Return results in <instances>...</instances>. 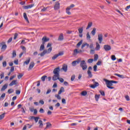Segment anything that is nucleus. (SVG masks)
<instances>
[{
    "mask_svg": "<svg viewBox=\"0 0 130 130\" xmlns=\"http://www.w3.org/2000/svg\"><path fill=\"white\" fill-rule=\"evenodd\" d=\"M60 71V69L59 67H57L54 69L53 72L54 75L52 77V80H53V79H55V78L59 77Z\"/></svg>",
    "mask_w": 130,
    "mask_h": 130,
    "instance_id": "nucleus-1",
    "label": "nucleus"
},
{
    "mask_svg": "<svg viewBox=\"0 0 130 130\" xmlns=\"http://www.w3.org/2000/svg\"><path fill=\"white\" fill-rule=\"evenodd\" d=\"M104 81L106 82V85H107V87H110L111 86H113V84H117L118 82L115 81L114 80H108L107 79H104Z\"/></svg>",
    "mask_w": 130,
    "mask_h": 130,
    "instance_id": "nucleus-2",
    "label": "nucleus"
},
{
    "mask_svg": "<svg viewBox=\"0 0 130 130\" xmlns=\"http://www.w3.org/2000/svg\"><path fill=\"white\" fill-rule=\"evenodd\" d=\"M42 41L43 44H45L46 42H48L49 41V38L46 37V36H44L42 39Z\"/></svg>",
    "mask_w": 130,
    "mask_h": 130,
    "instance_id": "nucleus-3",
    "label": "nucleus"
},
{
    "mask_svg": "<svg viewBox=\"0 0 130 130\" xmlns=\"http://www.w3.org/2000/svg\"><path fill=\"white\" fill-rule=\"evenodd\" d=\"M104 49H105L106 51H109V50H111V46L108 45H105L104 46Z\"/></svg>",
    "mask_w": 130,
    "mask_h": 130,
    "instance_id": "nucleus-4",
    "label": "nucleus"
},
{
    "mask_svg": "<svg viewBox=\"0 0 130 130\" xmlns=\"http://www.w3.org/2000/svg\"><path fill=\"white\" fill-rule=\"evenodd\" d=\"M98 86H99V83L95 81L93 83V84L90 85V87L92 89H95V88H96V87H98Z\"/></svg>",
    "mask_w": 130,
    "mask_h": 130,
    "instance_id": "nucleus-5",
    "label": "nucleus"
},
{
    "mask_svg": "<svg viewBox=\"0 0 130 130\" xmlns=\"http://www.w3.org/2000/svg\"><path fill=\"white\" fill-rule=\"evenodd\" d=\"M78 63H80V59H78L77 60L72 61V65L73 67H76V66H77V64H78Z\"/></svg>",
    "mask_w": 130,
    "mask_h": 130,
    "instance_id": "nucleus-6",
    "label": "nucleus"
},
{
    "mask_svg": "<svg viewBox=\"0 0 130 130\" xmlns=\"http://www.w3.org/2000/svg\"><path fill=\"white\" fill-rule=\"evenodd\" d=\"M98 40L100 44L102 43V41H103V36L102 34L98 35Z\"/></svg>",
    "mask_w": 130,
    "mask_h": 130,
    "instance_id": "nucleus-7",
    "label": "nucleus"
},
{
    "mask_svg": "<svg viewBox=\"0 0 130 130\" xmlns=\"http://www.w3.org/2000/svg\"><path fill=\"white\" fill-rule=\"evenodd\" d=\"M82 52H83V51L81 50H78V49H75L74 50V53H73V55H77V54H78V53H82Z\"/></svg>",
    "mask_w": 130,
    "mask_h": 130,
    "instance_id": "nucleus-8",
    "label": "nucleus"
},
{
    "mask_svg": "<svg viewBox=\"0 0 130 130\" xmlns=\"http://www.w3.org/2000/svg\"><path fill=\"white\" fill-rule=\"evenodd\" d=\"M17 84H18V81L16 80H14L9 84V86L10 87H12L14 86V85H17Z\"/></svg>",
    "mask_w": 130,
    "mask_h": 130,
    "instance_id": "nucleus-9",
    "label": "nucleus"
},
{
    "mask_svg": "<svg viewBox=\"0 0 130 130\" xmlns=\"http://www.w3.org/2000/svg\"><path fill=\"white\" fill-rule=\"evenodd\" d=\"M0 45H2V49H4V50H6L7 49V45H6V43L2 42L0 44Z\"/></svg>",
    "mask_w": 130,
    "mask_h": 130,
    "instance_id": "nucleus-10",
    "label": "nucleus"
},
{
    "mask_svg": "<svg viewBox=\"0 0 130 130\" xmlns=\"http://www.w3.org/2000/svg\"><path fill=\"white\" fill-rule=\"evenodd\" d=\"M60 7V4L59 2H56L55 6L54 7V10H58Z\"/></svg>",
    "mask_w": 130,
    "mask_h": 130,
    "instance_id": "nucleus-11",
    "label": "nucleus"
},
{
    "mask_svg": "<svg viewBox=\"0 0 130 130\" xmlns=\"http://www.w3.org/2000/svg\"><path fill=\"white\" fill-rule=\"evenodd\" d=\"M34 66H35V63H34V62H31L28 67V71H31L32 68H34Z\"/></svg>",
    "mask_w": 130,
    "mask_h": 130,
    "instance_id": "nucleus-12",
    "label": "nucleus"
},
{
    "mask_svg": "<svg viewBox=\"0 0 130 130\" xmlns=\"http://www.w3.org/2000/svg\"><path fill=\"white\" fill-rule=\"evenodd\" d=\"M52 80L53 81H56V80H58L60 83H63V79L59 77H56V78H54Z\"/></svg>",
    "mask_w": 130,
    "mask_h": 130,
    "instance_id": "nucleus-13",
    "label": "nucleus"
},
{
    "mask_svg": "<svg viewBox=\"0 0 130 130\" xmlns=\"http://www.w3.org/2000/svg\"><path fill=\"white\" fill-rule=\"evenodd\" d=\"M80 67H83V66H85L86 64H87V63H86V61L83 60H80Z\"/></svg>",
    "mask_w": 130,
    "mask_h": 130,
    "instance_id": "nucleus-14",
    "label": "nucleus"
},
{
    "mask_svg": "<svg viewBox=\"0 0 130 130\" xmlns=\"http://www.w3.org/2000/svg\"><path fill=\"white\" fill-rule=\"evenodd\" d=\"M62 70H63L65 72H67L68 71V65L64 64L62 66Z\"/></svg>",
    "mask_w": 130,
    "mask_h": 130,
    "instance_id": "nucleus-15",
    "label": "nucleus"
},
{
    "mask_svg": "<svg viewBox=\"0 0 130 130\" xmlns=\"http://www.w3.org/2000/svg\"><path fill=\"white\" fill-rule=\"evenodd\" d=\"M93 25V22H89L88 23V25H87V27H86V30H88V29H90L91 27H92V26Z\"/></svg>",
    "mask_w": 130,
    "mask_h": 130,
    "instance_id": "nucleus-16",
    "label": "nucleus"
},
{
    "mask_svg": "<svg viewBox=\"0 0 130 130\" xmlns=\"http://www.w3.org/2000/svg\"><path fill=\"white\" fill-rule=\"evenodd\" d=\"M33 7H34V4H31V5H29L27 6H25L24 9L25 10H28V9H31V8H33Z\"/></svg>",
    "mask_w": 130,
    "mask_h": 130,
    "instance_id": "nucleus-17",
    "label": "nucleus"
},
{
    "mask_svg": "<svg viewBox=\"0 0 130 130\" xmlns=\"http://www.w3.org/2000/svg\"><path fill=\"white\" fill-rule=\"evenodd\" d=\"M64 92V88H63V87H61L59 90V91L58 92V95H60V94H61V93Z\"/></svg>",
    "mask_w": 130,
    "mask_h": 130,
    "instance_id": "nucleus-18",
    "label": "nucleus"
},
{
    "mask_svg": "<svg viewBox=\"0 0 130 130\" xmlns=\"http://www.w3.org/2000/svg\"><path fill=\"white\" fill-rule=\"evenodd\" d=\"M23 17L26 21V22H27V23H29V19H28V17H27V14H26V13H23Z\"/></svg>",
    "mask_w": 130,
    "mask_h": 130,
    "instance_id": "nucleus-19",
    "label": "nucleus"
},
{
    "mask_svg": "<svg viewBox=\"0 0 130 130\" xmlns=\"http://www.w3.org/2000/svg\"><path fill=\"white\" fill-rule=\"evenodd\" d=\"M58 40H59V41H61V40H63V34H60V35L58 37Z\"/></svg>",
    "mask_w": 130,
    "mask_h": 130,
    "instance_id": "nucleus-20",
    "label": "nucleus"
},
{
    "mask_svg": "<svg viewBox=\"0 0 130 130\" xmlns=\"http://www.w3.org/2000/svg\"><path fill=\"white\" fill-rule=\"evenodd\" d=\"M46 53H47V50H44L43 52L41 53L40 55H41V57L44 56Z\"/></svg>",
    "mask_w": 130,
    "mask_h": 130,
    "instance_id": "nucleus-21",
    "label": "nucleus"
},
{
    "mask_svg": "<svg viewBox=\"0 0 130 130\" xmlns=\"http://www.w3.org/2000/svg\"><path fill=\"white\" fill-rule=\"evenodd\" d=\"M91 34L92 35V36H95V34H96V28H93L91 32Z\"/></svg>",
    "mask_w": 130,
    "mask_h": 130,
    "instance_id": "nucleus-22",
    "label": "nucleus"
},
{
    "mask_svg": "<svg viewBox=\"0 0 130 130\" xmlns=\"http://www.w3.org/2000/svg\"><path fill=\"white\" fill-rule=\"evenodd\" d=\"M7 88H8V84H5L3 86V87L2 88L1 91H5V90H6V89H7Z\"/></svg>",
    "mask_w": 130,
    "mask_h": 130,
    "instance_id": "nucleus-23",
    "label": "nucleus"
},
{
    "mask_svg": "<svg viewBox=\"0 0 130 130\" xmlns=\"http://www.w3.org/2000/svg\"><path fill=\"white\" fill-rule=\"evenodd\" d=\"M44 44L42 43V44L40 46V51H42V50H44V48H45V47L44 46Z\"/></svg>",
    "mask_w": 130,
    "mask_h": 130,
    "instance_id": "nucleus-24",
    "label": "nucleus"
},
{
    "mask_svg": "<svg viewBox=\"0 0 130 130\" xmlns=\"http://www.w3.org/2000/svg\"><path fill=\"white\" fill-rule=\"evenodd\" d=\"M80 68L82 69V71H86V70L88 68V66H87V64H86L80 67Z\"/></svg>",
    "mask_w": 130,
    "mask_h": 130,
    "instance_id": "nucleus-25",
    "label": "nucleus"
},
{
    "mask_svg": "<svg viewBox=\"0 0 130 130\" xmlns=\"http://www.w3.org/2000/svg\"><path fill=\"white\" fill-rule=\"evenodd\" d=\"M70 10H71L70 7H67L66 8V13L68 14V15H71L72 14L71 12H70Z\"/></svg>",
    "mask_w": 130,
    "mask_h": 130,
    "instance_id": "nucleus-26",
    "label": "nucleus"
},
{
    "mask_svg": "<svg viewBox=\"0 0 130 130\" xmlns=\"http://www.w3.org/2000/svg\"><path fill=\"white\" fill-rule=\"evenodd\" d=\"M39 124H40L39 127H43V122L42 121V120H40L39 121Z\"/></svg>",
    "mask_w": 130,
    "mask_h": 130,
    "instance_id": "nucleus-27",
    "label": "nucleus"
},
{
    "mask_svg": "<svg viewBox=\"0 0 130 130\" xmlns=\"http://www.w3.org/2000/svg\"><path fill=\"white\" fill-rule=\"evenodd\" d=\"M87 74L89 78H92L93 77V75L92 74V72L90 71H87Z\"/></svg>",
    "mask_w": 130,
    "mask_h": 130,
    "instance_id": "nucleus-28",
    "label": "nucleus"
},
{
    "mask_svg": "<svg viewBox=\"0 0 130 130\" xmlns=\"http://www.w3.org/2000/svg\"><path fill=\"white\" fill-rule=\"evenodd\" d=\"M96 45L95 47L96 50H100V45L98 43H96Z\"/></svg>",
    "mask_w": 130,
    "mask_h": 130,
    "instance_id": "nucleus-29",
    "label": "nucleus"
},
{
    "mask_svg": "<svg viewBox=\"0 0 130 130\" xmlns=\"http://www.w3.org/2000/svg\"><path fill=\"white\" fill-rule=\"evenodd\" d=\"M115 76H117V77H118L119 78H121L122 79H124V76H123V75H121L120 74H117L116 73H115L114 74Z\"/></svg>",
    "mask_w": 130,
    "mask_h": 130,
    "instance_id": "nucleus-30",
    "label": "nucleus"
},
{
    "mask_svg": "<svg viewBox=\"0 0 130 130\" xmlns=\"http://www.w3.org/2000/svg\"><path fill=\"white\" fill-rule=\"evenodd\" d=\"M17 56V53H16V50H13L12 53V58L16 57Z\"/></svg>",
    "mask_w": 130,
    "mask_h": 130,
    "instance_id": "nucleus-31",
    "label": "nucleus"
},
{
    "mask_svg": "<svg viewBox=\"0 0 130 130\" xmlns=\"http://www.w3.org/2000/svg\"><path fill=\"white\" fill-rule=\"evenodd\" d=\"M58 57V55L57 54L54 55L52 57V59L53 60H55V59H56Z\"/></svg>",
    "mask_w": 130,
    "mask_h": 130,
    "instance_id": "nucleus-32",
    "label": "nucleus"
},
{
    "mask_svg": "<svg viewBox=\"0 0 130 130\" xmlns=\"http://www.w3.org/2000/svg\"><path fill=\"white\" fill-rule=\"evenodd\" d=\"M30 59H31V58L28 57V59L26 60L25 61H24V63H25V64H29V62H30Z\"/></svg>",
    "mask_w": 130,
    "mask_h": 130,
    "instance_id": "nucleus-33",
    "label": "nucleus"
},
{
    "mask_svg": "<svg viewBox=\"0 0 130 130\" xmlns=\"http://www.w3.org/2000/svg\"><path fill=\"white\" fill-rule=\"evenodd\" d=\"M90 39H91V36H90V33H89V32H88L86 34V39L87 40H89Z\"/></svg>",
    "mask_w": 130,
    "mask_h": 130,
    "instance_id": "nucleus-34",
    "label": "nucleus"
},
{
    "mask_svg": "<svg viewBox=\"0 0 130 130\" xmlns=\"http://www.w3.org/2000/svg\"><path fill=\"white\" fill-rule=\"evenodd\" d=\"M99 98H100V94H95V99L96 101H98V100H99Z\"/></svg>",
    "mask_w": 130,
    "mask_h": 130,
    "instance_id": "nucleus-35",
    "label": "nucleus"
},
{
    "mask_svg": "<svg viewBox=\"0 0 130 130\" xmlns=\"http://www.w3.org/2000/svg\"><path fill=\"white\" fill-rule=\"evenodd\" d=\"M83 27H81V28H79L78 29V32L79 33V34H82V33H83Z\"/></svg>",
    "mask_w": 130,
    "mask_h": 130,
    "instance_id": "nucleus-36",
    "label": "nucleus"
},
{
    "mask_svg": "<svg viewBox=\"0 0 130 130\" xmlns=\"http://www.w3.org/2000/svg\"><path fill=\"white\" fill-rule=\"evenodd\" d=\"M83 43V41H80L77 44V47H80L82 44Z\"/></svg>",
    "mask_w": 130,
    "mask_h": 130,
    "instance_id": "nucleus-37",
    "label": "nucleus"
},
{
    "mask_svg": "<svg viewBox=\"0 0 130 130\" xmlns=\"http://www.w3.org/2000/svg\"><path fill=\"white\" fill-rule=\"evenodd\" d=\"M55 97L58 99V100H60L61 99V97H60V95L59 94H55Z\"/></svg>",
    "mask_w": 130,
    "mask_h": 130,
    "instance_id": "nucleus-38",
    "label": "nucleus"
},
{
    "mask_svg": "<svg viewBox=\"0 0 130 130\" xmlns=\"http://www.w3.org/2000/svg\"><path fill=\"white\" fill-rule=\"evenodd\" d=\"M81 94L82 96H86V95L87 94V92L86 91H83Z\"/></svg>",
    "mask_w": 130,
    "mask_h": 130,
    "instance_id": "nucleus-39",
    "label": "nucleus"
},
{
    "mask_svg": "<svg viewBox=\"0 0 130 130\" xmlns=\"http://www.w3.org/2000/svg\"><path fill=\"white\" fill-rule=\"evenodd\" d=\"M52 50V47H50L48 50H47V53H50Z\"/></svg>",
    "mask_w": 130,
    "mask_h": 130,
    "instance_id": "nucleus-40",
    "label": "nucleus"
},
{
    "mask_svg": "<svg viewBox=\"0 0 130 130\" xmlns=\"http://www.w3.org/2000/svg\"><path fill=\"white\" fill-rule=\"evenodd\" d=\"M6 114L5 113L0 115V120H2L5 117V115Z\"/></svg>",
    "mask_w": 130,
    "mask_h": 130,
    "instance_id": "nucleus-41",
    "label": "nucleus"
},
{
    "mask_svg": "<svg viewBox=\"0 0 130 130\" xmlns=\"http://www.w3.org/2000/svg\"><path fill=\"white\" fill-rule=\"evenodd\" d=\"M5 97H6V93H4L1 96L0 100H1L2 99H4V98H5Z\"/></svg>",
    "mask_w": 130,
    "mask_h": 130,
    "instance_id": "nucleus-42",
    "label": "nucleus"
},
{
    "mask_svg": "<svg viewBox=\"0 0 130 130\" xmlns=\"http://www.w3.org/2000/svg\"><path fill=\"white\" fill-rule=\"evenodd\" d=\"M47 78V76H43V77H41V80L43 82H45V78Z\"/></svg>",
    "mask_w": 130,
    "mask_h": 130,
    "instance_id": "nucleus-43",
    "label": "nucleus"
},
{
    "mask_svg": "<svg viewBox=\"0 0 130 130\" xmlns=\"http://www.w3.org/2000/svg\"><path fill=\"white\" fill-rule=\"evenodd\" d=\"M100 93L102 96H105V92L103 90H100Z\"/></svg>",
    "mask_w": 130,
    "mask_h": 130,
    "instance_id": "nucleus-44",
    "label": "nucleus"
},
{
    "mask_svg": "<svg viewBox=\"0 0 130 130\" xmlns=\"http://www.w3.org/2000/svg\"><path fill=\"white\" fill-rule=\"evenodd\" d=\"M13 92H14V89H9L8 90V93H9V94H11V93H13Z\"/></svg>",
    "mask_w": 130,
    "mask_h": 130,
    "instance_id": "nucleus-45",
    "label": "nucleus"
},
{
    "mask_svg": "<svg viewBox=\"0 0 130 130\" xmlns=\"http://www.w3.org/2000/svg\"><path fill=\"white\" fill-rule=\"evenodd\" d=\"M94 60L93 59H88V60H87V62L88 63H92V62H93V61Z\"/></svg>",
    "mask_w": 130,
    "mask_h": 130,
    "instance_id": "nucleus-46",
    "label": "nucleus"
},
{
    "mask_svg": "<svg viewBox=\"0 0 130 130\" xmlns=\"http://www.w3.org/2000/svg\"><path fill=\"white\" fill-rule=\"evenodd\" d=\"M98 59V55L95 54L94 55V61H96Z\"/></svg>",
    "mask_w": 130,
    "mask_h": 130,
    "instance_id": "nucleus-47",
    "label": "nucleus"
},
{
    "mask_svg": "<svg viewBox=\"0 0 130 130\" xmlns=\"http://www.w3.org/2000/svg\"><path fill=\"white\" fill-rule=\"evenodd\" d=\"M22 77H23V74L20 73L18 76H17V78L18 79H19V80H20V79H21V78H22Z\"/></svg>",
    "mask_w": 130,
    "mask_h": 130,
    "instance_id": "nucleus-48",
    "label": "nucleus"
},
{
    "mask_svg": "<svg viewBox=\"0 0 130 130\" xmlns=\"http://www.w3.org/2000/svg\"><path fill=\"white\" fill-rule=\"evenodd\" d=\"M50 126H51V123H49V122H47V125H46V128H48V127H50Z\"/></svg>",
    "mask_w": 130,
    "mask_h": 130,
    "instance_id": "nucleus-49",
    "label": "nucleus"
},
{
    "mask_svg": "<svg viewBox=\"0 0 130 130\" xmlns=\"http://www.w3.org/2000/svg\"><path fill=\"white\" fill-rule=\"evenodd\" d=\"M111 59L112 60H115V59H116V57H115V55H112L111 56Z\"/></svg>",
    "mask_w": 130,
    "mask_h": 130,
    "instance_id": "nucleus-50",
    "label": "nucleus"
},
{
    "mask_svg": "<svg viewBox=\"0 0 130 130\" xmlns=\"http://www.w3.org/2000/svg\"><path fill=\"white\" fill-rule=\"evenodd\" d=\"M57 55H58V56L63 55V52H59Z\"/></svg>",
    "mask_w": 130,
    "mask_h": 130,
    "instance_id": "nucleus-51",
    "label": "nucleus"
},
{
    "mask_svg": "<svg viewBox=\"0 0 130 130\" xmlns=\"http://www.w3.org/2000/svg\"><path fill=\"white\" fill-rule=\"evenodd\" d=\"M18 35H19L18 34V33H15L14 34V40H16V39H17V37H18Z\"/></svg>",
    "mask_w": 130,
    "mask_h": 130,
    "instance_id": "nucleus-52",
    "label": "nucleus"
},
{
    "mask_svg": "<svg viewBox=\"0 0 130 130\" xmlns=\"http://www.w3.org/2000/svg\"><path fill=\"white\" fill-rule=\"evenodd\" d=\"M75 78H76V76L73 75L71 76V80L73 81H74V80H75Z\"/></svg>",
    "mask_w": 130,
    "mask_h": 130,
    "instance_id": "nucleus-53",
    "label": "nucleus"
},
{
    "mask_svg": "<svg viewBox=\"0 0 130 130\" xmlns=\"http://www.w3.org/2000/svg\"><path fill=\"white\" fill-rule=\"evenodd\" d=\"M47 9H48V7H47V8L44 7V8L41 10V12H45V11H46V10H47Z\"/></svg>",
    "mask_w": 130,
    "mask_h": 130,
    "instance_id": "nucleus-54",
    "label": "nucleus"
},
{
    "mask_svg": "<svg viewBox=\"0 0 130 130\" xmlns=\"http://www.w3.org/2000/svg\"><path fill=\"white\" fill-rule=\"evenodd\" d=\"M125 98L126 101H129L130 99H129V96L128 95H126L125 96Z\"/></svg>",
    "mask_w": 130,
    "mask_h": 130,
    "instance_id": "nucleus-55",
    "label": "nucleus"
},
{
    "mask_svg": "<svg viewBox=\"0 0 130 130\" xmlns=\"http://www.w3.org/2000/svg\"><path fill=\"white\" fill-rule=\"evenodd\" d=\"M61 102L63 104H66L67 103V102L66 101V99H62L61 100Z\"/></svg>",
    "mask_w": 130,
    "mask_h": 130,
    "instance_id": "nucleus-56",
    "label": "nucleus"
},
{
    "mask_svg": "<svg viewBox=\"0 0 130 130\" xmlns=\"http://www.w3.org/2000/svg\"><path fill=\"white\" fill-rule=\"evenodd\" d=\"M1 79H3V78H4L5 77V73L4 72H3L1 75Z\"/></svg>",
    "mask_w": 130,
    "mask_h": 130,
    "instance_id": "nucleus-57",
    "label": "nucleus"
},
{
    "mask_svg": "<svg viewBox=\"0 0 130 130\" xmlns=\"http://www.w3.org/2000/svg\"><path fill=\"white\" fill-rule=\"evenodd\" d=\"M93 70L94 72H97V65H94L93 67Z\"/></svg>",
    "mask_w": 130,
    "mask_h": 130,
    "instance_id": "nucleus-58",
    "label": "nucleus"
},
{
    "mask_svg": "<svg viewBox=\"0 0 130 130\" xmlns=\"http://www.w3.org/2000/svg\"><path fill=\"white\" fill-rule=\"evenodd\" d=\"M34 119L36 123L38 122V120L39 119V117H34Z\"/></svg>",
    "mask_w": 130,
    "mask_h": 130,
    "instance_id": "nucleus-59",
    "label": "nucleus"
},
{
    "mask_svg": "<svg viewBox=\"0 0 130 130\" xmlns=\"http://www.w3.org/2000/svg\"><path fill=\"white\" fill-rule=\"evenodd\" d=\"M3 66L4 68H5V67H7V61H4L3 63Z\"/></svg>",
    "mask_w": 130,
    "mask_h": 130,
    "instance_id": "nucleus-60",
    "label": "nucleus"
},
{
    "mask_svg": "<svg viewBox=\"0 0 130 130\" xmlns=\"http://www.w3.org/2000/svg\"><path fill=\"white\" fill-rule=\"evenodd\" d=\"M14 78H16V75H14V76H11L10 78V81H12V80H13Z\"/></svg>",
    "mask_w": 130,
    "mask_h": 130,
    "instance_id": "nucleus-61",
    "label": "nucleus"
},
{
    "mask_svg": "<svg viewBox=\"0 0 130 130\" xmlns=\"http://www.w3.org/2000/svg\"><path fill=\"white\" fill-rule=\"evenodd\" d=\"M40 113H44V110L42 108L40 109Z\"/></svg>",
    "mask_w": 130,
    "mask_h": 130,
    "instance_id": "nucleus-62",
    "label": "nucleus"
},
{
    "mask_svg": "<svg viewBox=\"0 0 130 130\" xmlns=\"http://www.w3.org/2000/svg\"><path fill=\"white\" fill-rule=\"evenodd\" d=\"M26 126H27L28 128H31V127L33 126V125H30V124H27Z\"/></svg>",
    "mask_w": 130,
    "mask_h": 130,
    "instance_id": "nucleus-63",
    "label": "nucleus"
},
{
    "mask_svg": "<svg viewBox=\"0 0 130 130\" xmlns=\"http://www.w3.org/2000/svg\"><path fill=\"white\" fill-rule=\"evenodd\" d=\"M67 8H70V9L71 10V9H72L73 8H75V5L72 4L70 7H68Z\"/></svg>",
    "mask_w": 130,
    "mask_h": 130,
    "instance_id": "nucleus-64",
    "label": "nucleus"
}]
</instances>
